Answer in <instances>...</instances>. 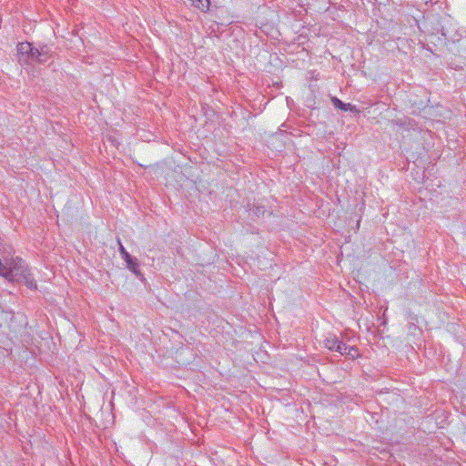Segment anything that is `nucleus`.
<instances>
[{
  "instance_id": "obj_1",
  "label": "nucleus",
  "mask_w": 466,
  "mask_h": 466,
  "mask_svg": "<svg viewBox=\"0 0 466 466\" xmlns=\"http://www.w3.org/2000/svg\"><path fill=\"white\" fill-rule=\"evenodd\" d=\"M10 281L25 282V284L32 289H36V283L32 278L31 272L25 262L20 258H11Z\"/></svg>"
},
{
  "instance_id": "obj_2",
  "label": "nucleus",
  "mask_w": 466,
  "mask_h": 466,
  "mask_svg": "<svg viewBox=\"0 0 466 466\" xmlns=\"http://www.w3.org/2000/svg\"><path fill=\"white\" fill-rule=\"evenodd\" d=\"M464 34L465 31L457 28L455 25L450 24L442 26V35L445 40L457 45L452 51L461 56L466 55V35Z\"/></svg>"
},
{
  "instance_id": "obj_3",
  "label": "nucleus",
  "mask_w": 466,
  "mask_h": 466,
  "mask_svg": "<svg viewBox=\"0 0 466 466\" xmlns=\"http://www.w3.org/2000/svg\"><path fill=\"white\" fill-rule=\"evenodd\" d=\"M32 45L28 42L19 43L17 45V59L20 64L30 65V55Z\"/></svg>"
},
{
  "instance_id": "obj_4",
  "label": "nucleus",
  "mask_w": 466,
  "mask_h": 466,
  "mask_svg": "<svg viewBox=\"0 0 466 466\" xmlns=\"http://www.w3.org/2000/svg\"><path fill=\"white\" fill-rule=\"evenodd\" d=\"M324 345L327 349L337 352H342V350H348V346L339 341L335 336L327 338L324 340Z\"/></svg>"
},
{
  "instance_id": "obj_5",
  "label": "nucleus",
  "mask_w": 466,
  "mask_h": 466,
  "mask_svg": "<svg viewBox=\"0 0 466 466\" xmlns=\"http://www.w3.org/2000/svg\"><path fill=\"white\" fill-rule=\"evenodd\" d=\"M332 105L341 109L342 111H350V112H358L359 110L356 108L355 106L350 104V103H344L341 100H339L338 97H332L331 98Z\"/></svg>"
},
{
  "instance_id": "obj_6",
  "label": "nucleus",
  "mask_w": 466,
  "mask_h": 466,
  "mask_svg": "<svg viewBox=\"0 0 466 466\" xmlns=\"http://www.w3.org/2000/svg\"><path fill=\"white\" fill-rule=\"evenodd\" d=\"M11 271V259L5 258V262L0 259V276L9 280Z\"/></svg>"
},
{
  "instance_id": "obj_7",
  "label": "nucleus",
  "mask_w": 466,
  "mask_h": 466,
  "mask_svg": "<svg viewBox=\"0 0 466 466\" xmlns=\"http://www.w3.org/2000/svg\"><path fill=\"white\" fill-rule=\"evenodd\" d=\"M125 261L127 263V267L128 268V269H130L137 276L141 275L139 271V263L136 258L130 257Z\"/></svg>"
},
{
  "instance_id": "obj_8",
  "label": "nucleus",
  "mask_w": 466,
  "mask_h": 466,
  "mask_svg": "<svg viewBox=\"0 0 466 466\" xmlns=\"http://www.w3.org/2000/svg\"><path fill=\"white\" fill-rule=\"evenodd\" d=\"M248 211L249 216H251L254 218H259L261 215H264V213L266 212V208L262 205L253 204V206L249 208Z\"/></svg>"
},
{
  "instance_id": "obj_9",
  "label": "nucleus",
  "mask_w": 466,
  "mask_h": 466,
  "mask_svg": "<svg viewBox=\"0 0 466 466\" xmlns=\"http://www.w3.org/2000/svg\"><path fill=\"white\" fill-rule=\"evenodd\" d=\"M38 53H39V49L32 46V52L30 55L31 56H30V64H33L35 62L46 63V58H41L40 55H38Z\"/></svg>"
},
{
  "instance_id": "obj_10",
  "label": "nucleus",
  "mask_w": 466,
  "mask_h": 466,
  "mask_svg": "<svg viewBox=\"0 0 466 466\" xmlns=\"http://www.w3.org/2000/svg\"><path fill=\"white\" fill-rule=\"evenodd\" d=\"M38 49H39L38 55H40L41 58H46V62L47 61L48 58H50L52 56V50H51L50 46H48L47 45L41 46Z\"/></svg>"
},
{
  "instance_id": "obj_11",
  "label": "nucleus",
  "mask_w": 466,
  "mask_h": 466,
  "mask_svg": "<svg viewBox=\"0 0 466 466\" xmlns=\"http://www.w3.org/2000/svg\"><path fill=\"white\" fill-rule=\"evenodd\" d=\"M341 355L350 356L351 358H355L358 355V350L355 347H348V350H342L339 352Z\"/></svg>"
},
{
  "instance_id": "obj_12",
  "label": "nucleus",
  "mask_w": 466,
  "mask_h": 466,
  "mask_svg": "<svg viewBox=\"0 0 466 466\" xmlns=\"http://www.w3.org/2000/svg\"><path fill=\"white\" fill-rule=\"evenodd\" d=\"M118 243H119V251H120V254H121V256H122V258H123L124 260H127V258H129L131 256H130V254L126 250V248L123 247V245H122L120 242H118Z\"/></svg>"
},
{
  "instance_id": "obj_13",
  "label": "nucleus",
  "mask_w": 466,
  "mask_h": 466,
  "mask_svg": "<svg viewBox=\"0 0 466 466\" xmlns=\"http://www.w3.org/2000/svg\"><path fill=\"white\" fill-rule=\"evenodd\" d=\"M206 1H207V5H202L203 8L204 7L208 8V6H209V0H206Z\"/></svg>"
}]
</instances>
